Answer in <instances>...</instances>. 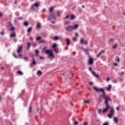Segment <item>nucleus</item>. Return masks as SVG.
<instances>
[{
  "label": "nucleus",
  "mask_w": 125,
  "mask_h": 125,
  "mask_svg": "<svg viewBox=\"0 0 125 125\" xmlns=\"http://www.w3.org/2000/svg\"><path fill=\"white\" fill-rule=\"evenodd\" d=\"M88 84H89V85H93V82H89L88 83Z\"/></svg>",
  "instance_id": "obj_43"
},
{
  "label": "nucleus",
  "mask_w": 125,
  "mask_h": 125,
  "mask_svg": "<svg viewBox=\"0 0 125 125\" xmlns=\"http://www.w3.org/2000/svg\"><path fill=\"white\" fill-rule=\"evenodd\" d=\"M79 12H82L83 11V10L82 9H81V8H79Z\"/></svg>",
  "instance_id": "obj_57"
},
{
  "label": "nucleus",
  "mask_w": 125,
  "mask_h": 125,
  "mask_svg": "<svg viewBox=\"0 0 125 125\" xmlns=\"http://www.w3.org/2000/svg\"><path fill=\"white\" fill-rule=\"evenodd\" d=\"M54 50L55 52V53H59V49L57 47H53Z\"/></svg>",
  "instance_id": "obj_20"
},
{
  "label": "nucleus",
  "mask_w": 125,
  "mask_h": 125,
  "mask_svg": "<svg viewBox=\"0 0 125 125\" xmlns=\"http://www.w3.org/2000/svg\"><path fill=\"white\" fill-rule=\"evenodd\" d=\"M80 43L81 44H85V45H87V43H88V42L86 41H84L83 38H82L80 40Z\"/></svg>",
  "instance_id": "obj_8"
},
{
  "label": "nucleus",
  "mask_w": 125,
  "mask_h": 125,
  "mask_svg": "<svg viewBox=\"0 0 125 125\" xmlns=\"http://www.w3.org/2000/svg\"><path fill=\"white\" fill-rule=\"evenodd\" d=\"M102 112V111L101 109H98V114H101Z\"/></svg>",
  "instance_id": "obj_44"
},
{
  "label": "nucleus",
  "mask_w": 125,
  "mask_h": 125,
  "mask_svg": "<svg viewBox=\"0 0 125 125\" xmlns=\"http://www.w3.org/2000/svg\"><path fill=\"white\" fill-rule=\"evenodd\" d=\"M103 125H109V122H105L104 123Z\"/></svg>",
  "instance_id": "obj_48"
},
{
  "label": "nucleus",
  "mask_w": 125,
  "mask_h": 125,
  "mask_svg": "<svg viewBox=\"0 0 125 125\" xmlns=\"http://www.w3.org/2000/svg\"><path fill=\"white\" fill-rule=\"evenodd\" d=\"M32 107L31 105H30L29 107V113H31V112H32Z\"/></svg>",
  "instance_id": "obj_45"
},
{
  "label": "nucleus",
  "mask_w": 125,
  "mask_h": 125,
  "mask_svg": "<svg viewBox=\"0 0 125 125\" xmlns=\"http://www.w3.org/2000/svg\"><path fill=\"white\" fill-rule=\"evenodd\" d=\"M53 39L54 41H58L59 40H60V38L59 36H56L53 37Z\"/></svg>",
  "instance_id": "obj_23"
},
{
  "label": "nucleus",
  "mask_w": 125,
  "mask_h": 125,
  "mask_svg": "<svg viewBox=\"0 0 125 125\" xmlns=\"http://www.w3.org/2000/svg\"><path fill=\"white\" fill-rule=\"evenodd\" d=\"M32 64L33 65H36V64H37V62H36V61L34 58H32Z\"/></svg>",
  "instance_id": "obj_30"
},
{
  "label": "nucleus",
  "mask_w": 125,
  "mask_h": 125,
  "mask_svg": "<svg viewBox=\"0 0 125 125\" xmlns=\"http://www.w3.org/2000/svg\"><path fill=\"white\" fill-rule=\"evenodd\" d=\"M70 20H74L76 19V16L75 15L73 14L71 15L70 14Z\"/></svg>",
  "instance_id": "obj_16"
},
{
  "label": "nucleus",
  "mask_w": 125,
  "mask_h": 125,
  "mask_svg": "<svg viewBox=\"0 0 125 125\" xmlns=\"http://www.w3.org/2000/svg\"><path fill=\"white\" fill-rule=\"evenodd\" d=\"M109 42H114V39L110 38L109 40Z\"/></svg>",
  "instance_id": "obj_46"
},
{
  "label": "nucleus",
  "mask_w": 125,
  "mask_h": 125,
  "mask_svg": "<svg viewBox=\"0 0 125 125\" xmlns=\"http://www.w3.org/2000/svg\"><path fill=\"white\" fill-rule=\"evenodd\" d=\"M70 23V21H66L64 22V24H69Z\"/></svg>",
  "instance_id": "obj_50"
},
{
  "label": "nucleus",
  "mask_w": 125,
  "mask_h": 125,
  "mask_svg": "<svg viewBox=\"0 0 125 125\" xmlns=\"http://www.w3.org/2000/svg\"><path fill=\"white\" fill-rule=\"evenodd\" d=\"M114 113H115V110L113 108H111L110 110V113L108 114H107V117L109 119H112V117H113Z\"/></svg>",
  "instance_id": "obj_3"
},
{
  "label": "nucleus",
  "mask_w": 125,
  "mask_h": 125,
  "mask_svg": "<svg viewBox=\"0 0 125 125\" xmlns=\"http://www.w3.org/2000/svg\"><path fill=\"white\" fill-rule=\"evenodd\" d=\"M84 103L88 104V103H89V101H84Z\"/></svg>",
  "instance_id": "obj_58"
},
{
  "label": "nucleus",
  "mask_w": 125,
  "mask_h": 125,
  "mask_svg": "<svg viewBox=\"0 0 125 125\" xmlns=\"http://www.w3.org/2000/svg\"><path fill=\"white\" fill-rule=\"evenodd\" d=\"M13 55L14 57H15V58H17V56H16L15 55V54H13Z\"/></svg>",
  "instance_id": "obj_59"
},
{
  "label": "nucleus",
  "mask_w": 125,
  "mask_h": 125,
  "mask_svg": "<svg viewBox=\"0 0 125 125\" xmlns=\"http://www.w3.org/2000/svg\"><path fill=\"white\" fill-rule=\"evenodd\" d=\"M99 101L100 102V103H101V102H102V100L101 99V97H99Z\"/></svg>",
  "instance_id": "obj_54"
},
{
  "label": "nucleus",
  "mask_w": 125,
  "mask_h": 125,
  "mask_svg": "<svg viewBox=\"0 0 125 125\" xmlns=\"http://www.w3.org/2000/svg\"><path fill=\"white\" fill-rule=\"evenodd\" d=\"M22 47H19L17 51V53L19 54V53H20L22 51Z\"/></svg>",
  "instance_id": "obj_19"
},
{
  "label": "nucleus",
  "mask_w": 125,
  "mask_h": 125,
  "mask_svg": "<svg viewBox=\"0 0 125 125\" xmlns=\"http://www.w3.org/2000/svg\"><path fill=\"white\" fill-rule=\"evenodd\" d=\"M5 34V32H4V30H2L1 32H0V35L3 36Z\"/></svg>",
  "instance_id": "obj_37"
},
{
  "label": "nucleus",
  "mask_w": 125,
  "mask_h": 125,
  "mask_svg": "<svg viewBox=\"0 0 125 125\" xmlns=\"http://www.w3.org/2000/svg\"><path fill=\"white\" fill-rule=\"evenodd\" d=\"M115 61L116 62H120V58H119V57H116V58H115Z\"/></svg>",
  "instance_id": "obj_34"
},
{
  "label": "nucleus",
  "mask_w": 125,
  "mask_h": 125,
  "mask_svg": "<svg viewBox=\"0 0 125 125\" xmlns=\"http://www.w3.org/2000/svg\"><path fill=\"white\" fill-rule=\"evenodd\" d=\"M111 47H118V43L113 45Z\"/></svg>",
  "instance_id": "obj_42"
},
{
  "label": "nucleus",
  "mask_w": 125,
  "mask_h": 125,
  "mask_svg": "<svg viewBox=\"0 0 125 125\" xmlns=\"http://www.w3.org/2000/svg\"><path fill=\"white\" fill-rule=\"evenodd\" d=\"M39 6H40V4L38 3V2H35V3L34 4H33L32 5V6L30 7V9L31 10H34V9H35V8L34 7H36L37 8H38L39 7Z\"/></svg>",
  "instance_id": "obj_5"
},
{
  "label": "nucleus",
  "mask_w": 125,
  "mask_h": 125,
  "mask_svg": "<svg viewBox=\"0 0 125 125\" xmlns=\"http://www.w3.org/2000/svg\"><path fill=\"white\" fill-rule=\"evenodd\" d=\"M113 121H114V122H115L116 123V124H118V118H117V117H114L113 119Z\"/></svg>",
  "instance_id": "obj_31"
},
{
  "label": "nucleus",
  "mask_w": 125,
  "mask_h": 125,
  "mask_svg": "<svg viewBox=\"0 0 125 125\" xmlns=\"http://www.w3.org/2000/svg\"><path fill=\"white\" fill-rule=\"evenodd\" d=\"M57 16L58 17H60V16H61V14H60V11H57Z\"/></svg>",
  "instance_id": "obj_33"
},
{
  "label": "nucleus",
  "mask_w": 125,
  "mask_h": 125,
  "mask_svg": "<svg viewBox=\"0 0 125 125\" xmlns=\"http://www.w3.org/2000/svg\"><path fill=\"white\" fill-rule=\"evenodd\" d=\"M45 11H46V9H45V8L42 9V12H45Z\"/></svg>",
  "instance_id": "obj_55"
},
{
  "label": "nucleus",
  "mask_w": 125,
  "mask_h": 125,
  "mask_svg": "<svg viewBox=\"0 0 125 125\" xmlns=\"http://www.w3.org/2000/svg\"><path fill=\"white\" fill-rule=\"evenodd\" d=\"M88 63L89 65H92L93 63H94V60H93V58H91L90 56H89Z\"/></svg>",
  "instance_id": "obj_6"
},
{
  "label": "nucleus",
  "mask_w": 125,
  "mask_h": 125,
  "mask_svg": "<svg viewBox=\"0 0 125 125\" xmlns=\"http://www.w3.org/2000/svg\"><path fill=\"white\" fill-rule=\"evenodd\" d=\"M116 110H117V111H119L120 110V106H117L116 107Z\"/></svg>",
  "instance_id": "obj_61"
},
{
  "label": "nucleus",
  "mask_w": 125,
  "mask_h": 125,
  "mask_svg": "<svg viewBox=\"0 0 125 125\" xmlns=\"http://www.w3.org/2000/svg\"><path fill=\"white\" fill-rule=\"evenodd\" d=\"M46 48H43V51L45 52V54L48 55V58H49V59H51V58H55L54 53H53L52 50L45 49Z\"/></svg>",
  "instance_id": "obj_2"
},
{
  "label": "nucleus",
  "mask_w": 125,
  "mask_h": 125,
  "mask_svg": "<svg viewBox=\"0 0 125 125\" xmlns=\"http://www.w3.org/2000/svg\"><path fill=\"white\" fill-rule=\"evenodd\" d=\"M10 30L11 31V32H13V31H15V27L13 26V25L11 26Z\"/></svg>",
  "instance_id": "obj_28"
},
{
  "label": "nucleus",
  "mask_w": 125,
  "mask_h": 125,
  "mask_svg": "<svg viewBox=\"0 0 125 125\" xmlns=\"http://www.w3.org/2000/svg\"><path fill=\"white\" fill-rule=\"evenodd\" d=\"M40 52H39V50H36V54H35V56L37 57L38 55L39 54Z\"/></svg>",
  "instance_id": "obj_38"
},
{
  "label": "nucleus",
  "mask_w": 125,
  "mask_h": 125,
  "mask_svg": "<svg viewBox=\"0 0 125 125\" xmlns=\"http://www.w3.org/2000/svg\"><path fill=\"white\" fill-rule=\"evenodd\" d=\"M65 31L67 32H71V31H73V26L72 25H68L65 28Z\"/></svg>",
  "instance_id": "obj_7"
},
{
  "label": "nucleus",
  "mask_w": 125,
  "mask_h": 125,
  "mask_svg": "<svg viewBox=\"0 0 125 125\" xmlns=\"http://www.w3.org/2000/svg\"><path fill=\"white\" fill-rule=\"evenodd\" d=\"M88 50V49H86V50H85L84 51H85V53H86V54H88V55H89V53L86 52V51H87Z\"/></svg>",
  "instance_id": "obj_51"
},
{
  "label": "nucleus",
  "mask_w": 125,
  "mask_h": 125,
  "mask_svg": "<svg viewBox=\"0 0 125 125\" xmlns=\"http://www.w3.org/2000/svg\"><path fill=\"white\" fill-rule=\"evenodd\" d=\"M54 9V7H51L49 9V13H53V10Z\"/></svg>",
  "instance_id": "obj_21"
},
{
  "label": "nucleus",
  "mask_w": 125,
  "mask_h": 125,
  "mask_svg": "<svg viewBox=\"0 0 125 125\" xmlns=\"http://www.w3.org/2000/svg\"><path fill=\"white\" fill-rule=\"evenodd\" d=\"M107 105H108V106H109V101H110V102H112V99H111L110 98H107Z\"/></svg>",
  "instance_id": "obj_36"
},
{
  "label": "nucleus",
  "mask_w": 125,
  "mask_h": 125,
  "mask_svg": "<svg viewBox=\"0 0 125 125\" xmlns=\"http://www.w3.org/2000/svg\"><path fill=\"white\" fill-rule=\"evenodd\" d=\"M73 41L74 42H77V38L76 37H73L72 39Z\"/></svg>",
  "instance_id": "obj_49"
},
{
  "label": "nucleus",
  "mask_w": 125,
  "mask_h": 125,
  "mask_svg": "<svg viewBox=\"0 0 125 125\" xmlns=\"http://www.w3.org/2000/svg\"><path fill=\"white\" fill-rule=\"evenodd\" d=\"M32 46L33 47H36V46H37V44L36 43L32 42Z\"/></svg>",
  "instance_id": "obj_39"
},
{
  "label": "nucleus",
  "mask_w": 125,
  "mask_h": 125,
  "mask_svg": "<svg viewBox=\"0 0 125 125\" xmlns=\"http://www.w3.org/2000/svg\"><path fill=\"white\" fill-rule=\"evenodd\" d=\"M17 73L19 75H20L21 76H22L23 75V72L20 70L18 71Z\"/></svg>",
  "instance_id": "obj_32"
},
{
  "label": "nucleus",
  "mask_w": 125,
  "mask_h": 125,
  "mask_svg": "<svg viewBox=\"0 0 125 125\" xmlns=\"http://www.w3.org/2000/svg\"><path fill=\"white\" fill-rule=\"evenodd\" d=\"M79 28V24H75L72 26V29L74 30H77Z\"/></svg>",
  "instance_id": "obj_12"
},
{
  "label": "nucleus",
  "mask_w": 125,
  "mask_h": 125,
  "mask_svg": "<svg viewBox=\"0 0 125 125\" xmlns=\"http://www.w3.org/2000/svg\"><path fill=\"white\" fill-rule=\"evenodd\" d=\"M24 59L25 60V61H28V58L25 57L24 58Z\"/></svg>",
  "instance_id": "obj_60"
},
{
  "label": "nucleus",
  "mask_w": 125,
  "mask_h": 125,
  "mask_svg": "<svg viewBox=\"0 0 125 125\" xmlns=\"http://www.w3.org/2000/svg\"><path fill=\"white\" fill-rule=\"evenodd\" d=\"M36 40L37 42H40V41H42V37L41 36L37 37Z\"/></svg>",
  "instance_id": "obj_24"
},
{
  "label": "nucleus",
  "mask_w": 125,
  "mask_h": 125,
  "mask_svg": "<svg viewBox=\"0 0 125 125\" xmlns=\"http://www.w3.org/2000/svg\"><path fill=\"white\" fill-rule=\"evenodd\" d=\"M92 75H93V76L94 77H96V78H97V79H100V77L99 76V75L96 73H95V72H92Z\"/></svg>",
  "instance_id": "obj_13"
},
{
  "label": "nucleus",
  "mask_w": 125,
  "mask_h": 125,
  "mask_svg": "<svg viewBox=\"0 0 125 125\" xmlns=\"http://www.w3.org/2000/svg\"><path fill=\"white\" fill-rule=\"evenodd\" d=\"M42 27V24L39 22H38L36 25L37 29H40Z\"/></svg>",
  "instance_id": "obj_15"
},
{
  "label": "nucleus",
  "mask_w": 125,
  "mask_h": 125,
  "mask_svg": "<svg viewBox=\"0 0 125 125\" xmlns=\"http://www.w3.org/2000/svg\"><path fill=\"white\" fill-rule=\"evenodd\" d=\"M88 69H89V71H91V74H92V72H94V71H92V69L91 67H89V68H88Z\"/></svg>",
  "instance_id": "obj_40"
},
{
  "label": "nucleus",
  "mask_w": 125,
  "mask_h": 125,
  "mask_svg": "<svg viewBox=\"0 0 125 125\" xmlns=\"http://www.w3.org/2000/svg\"><path fill=\"white\" fill-rule=\"evenodd\" d=\"M31 45H32V43L30 42H28L27 43V47H31Z\"/></svg>",
  "instance_id": "obj_27"
},
{
  "label": "nucleus",
  "mask_w": 125,
  "mask_h": 125,
  "mask_svg": "<svg viewBox=\"0 0 125 125\" xmlns=\"http://www.w3.org/2000/svg\"><path fill=\"white\" fill-rule=\"evenodd\" d=\"M10 37V38H15V37H16V33H15V32L11 33Z\"/></svg>",
  "instance_id": "obj_14"
},
{
  "label": "nucleus",
  "mask_w": 125,
  "mask_h": 125,
  "mask_svg": "<svg viewBox=\"0 0 125 125\" xmlns=\"http://www.w3.org/2000/svg\"><path fill=\"white\" fill-rule=\"evenodd\" d=\"M113 82L114 83H118V80L114 79L113 80Z\"/></svg>",
  "instance_id": "obj_47"
},
{
  "label": "nucleus",
  "mask_w": 125,
  "mask_h": 125,
  "mask_svg": "<svg viewBox=\"0 0 125 125\" xmlns=\"http://www.w3.org/2000/svg\"><path fill=\"white\" fill-rule=\"evenodd\" d=\"M70 17H71V14L67 15L65 17V19H69V18H70Z\"/></svg>",
  "instance_id": "obj_35"
},
{
  "label": "nucleus",
  "mask_w": 125,
  "mask_h": 125,
  "mask_svg": "<svg viewBox=\"0 0 125 125\" xmlns=\"http://www.w3.org/2000/svg\"><path fill=\"white\" fill-rule=\"evenodd\" d=\"M57 46H58V45H57V43H54L52 46L51 47H57Z\"/></svg>",
  "instance_id": "obj_29"
},
{
  "label": "nucleus",
  "mask_w": 125,
  "mask_h": 125,
  "mask_svg": "<svg viewBox=\"0 0 125 125\" xmlns=\"http://www.w3.org/2000/svg\"><path fill=\"white\" fill-rule=\"evenodd\" d=\"M110 81V78L108 77L106 78V82H109Z\"/></svg>",
  "instance_id": "obj_62"
},
{
  "label": "nucleus",
  "mask_w": 125,
  "mask_h": 125,
  "mask_svg": "<svg viewBox=\"0 0 125 125\" xmlns=\"http://www.w3.org/2000/svg\"><path fill=\"white\" fill-rule=\"evenodd\" d=\"M111 88H112V85L109 84L108 85V87L106 89H107V91H110V90H111Z\"/></svg>",
  "instance_id": "obj_25"
},
{
  "label": "nucleus",
  "mask_w": 125,
  "mask_h": 125,
  "mask_svg": "<svg viewBox=\"0 0 125 125\" xmlns=\"http://www.w3.org/2000/svg\"><path fill=\"white\" fill-rule=\"evenodd\" d=\"M23 25L24 26H25V27H28V26H29V21H25L24 22H23Z\"/></svg>",
  "instance_id": "obj_18"
},
{
  "label": "nucleus",
  "mask_w": 125,
  "mask_h": 125,
  "mask_svg": "<svg viewBox=\"0 0 125 125\" xmlns=\"http://www.w3.org/2000/svg\"><path fill=\"white\" fill-rule=\"evenodd\" d=\"M7 24H8L6 26L7 28H10V27H12V26H13L11 21L8 22Z\"/></svg>",
  "instance_id": "obj_17"
},
{
  "label": "nucleus",
  "mask_w": 125,
  "mask_h": 125,
  "mask_svg": "<svg viewBox=\"0 0 125 125\" xmlns=\"http://www.w3.org/2000/svg\"><path fill=\"white\" fill-rule=\"evenodd\" d=\"M18 19V20H22V19H23V18H22V17H19Z\"/></svg>",
  "instance_id": "obj_56"
},
{
  "label": "nucleus",
  "mask_w": 125,
  "mask_h": 125,
  "mask_svg": "<svg viewBox=\"0 0 125 125\" xmlns=\"http://www.w3.org/2000/svg\"><path fill=\"white\" fill-rule=\"evenodd\" d=\"M74 125H79V122H78L77 121H76L75 122H74Z\"/></svg>",
  "instance_id": "obj_52"
},
{
  "label": "nucleus",
  "mask_w": 125,
  "mask_h": 125,
  "mask_svg": "<svg viewBox=\"0 0 125 125\" xmlns=\"http://www.w3.org/2000/svg\"><path fill=\"white\" fill-rule=\"evenodd\" d=\"M114 113H115V110L113 108H111L110 110V113L108 114H107V117L109 119H112V117H113Z\"/></svg>",
  "instance_id": "obj_4"
},
{
  "label": "nucleus",
  "mask_w": 125,
  "mask_h": 125,
  "mask_svg": "<svg viewBox=\"0 0 125 125\" xmlns=\"http://www.w3.org/2000/svg\"><path fill=\"white\" fill-rule=\"evenodd\" d=\"M49 16H51L53 19H56V16L55 15V13H50V15H49Z\"/></svg>",
  "instance_id": "obj_9"
},
{
  "label": "nucleus",
  "mask_w": 125,
  "mask_h": 125,
  "mask_svg": "<svg viewBox=\"0 0 125 125\" xmlns=\"http://www.w3.org/2000/svg\"><path fill=\"white\" fill-rule=\"evenodd\" d=\"M103 53H105V51L104 50L101 51L98 55H97L96 57L98 58L100 57V56L102 55Z\"/></svg>",
  "instance_id": "obj_10"
},
{
  "label": "nucleus",
  "mask_w": 125,
  "mask_h": 125,
  "mask_svg": "<svg viewBox=\"0 0 125 125\" xmlns=\"http://www.w3.org/2000/svg\"><path fill=\"white\" fill-rule=\"evenodd\" d=\"M32 31H33V27H30L27 28V33H31V32Z\"/></svg>",
  "instance_id": "obj_22"
},
{
  "label": "nucleus",
  "mask_w": 125,
  "mask_h": 125,
  "mask_svg": "<svg viewBox=\"0 0 125 125\" xmlns=\"http://www.w3.org/2000/svg\"><path fill=\"white\" fill-rule=\"evenodd\" d=\"M44 42H45V41H44V40H40L39 42V43H42Z\"/></svg>",
  "instance_id": "obj_41"
},
{
  "label": "nucleus",
  "mask_w": 125,
  "mask_h": 125,
  "mask_svg": "<svg viewBox=\"0 0 125 125\" xmlns=\"http://www.w3.org/2000/svg\"><path fill=\"white\" fill-rule=\"evenodd\" d=\"M37 76H42V72L41 70L37 71Z\"/></svg>",
  "instance_id": "obj_26"
},
{
  "label": "nucleus",
  "mask_w": 125,
  "mask_h": 125,
  "mask_svg": "<svg viewBox=\"0 0 125 125\" xmlns=\"http://www.w3.org/2000/svg\"><path fill=\"white\" fill-rule=\"evenodd\" d=\"M65 42H66L67 45L68 46L70 45V44L71 43V40H70L69 38H66L65 39Z\"/></svg>",
  "instance_id": "obj_11"
},
{
  "label": "nucleus",
  "mask_w": 125,
  "mask_h": 125,
  "mask_svg": "<svg viewBox=\"0 0 125 125\" xmlns=\"http://www.w3.org/2000/svg\"><path fill=\"white\" fill-rule=\"evenodd\" d=\"M93 89L97 91V92H103V94L100 95V97L101 98H104L105 100L104 104L105 105V108L103 110V113H106L109 111V109H110V105H108V101L107 100V98L106 97V93L103 88H98L95 86L93 87Z\"/></svg>",
  "instance_id": "obj_1"
},
{
  "label": "nucleus",
  "mask_w": 125,
  "mask_h": 125,
  "mask_svg": "<svg viewBox=\"0 0 125 125\" xmlns=\"http://www.w3.org/2000/svg\"><path fill=\"white\" fill-rule=\"evenodd\" d=\"M88 125V124L87 123V122H85L83 124V125Z\"/></svg>",
  "instance_id": "obj_64"
},
{
  "label": "nucleus",
  "mask_w": 125,
  "mask_h": 125,
  "mask_svg": "<svg viewBox=\"0 0 125 125\" xmlns=\"http://www.w3.org/2000/svg\"><path fill=\"white\" fill-rule=\"evenodd\" d=\"M13 41H14V42H17V39H13Z\"/></svg>",
  "instance_id": "obj_63"
},
{
  "label": "nucleus",
  "mask_w": 125,
  "mask_h": 125,
  "mask_svg": "<svg viewBox=\"0 0 125 125\" xmlns=\"http://www.w3.org/2000/svg\"><path fill=\"white\" fill-rule=\"evenodd\" d=\"M2 16H3V14H2V13L0 12V18H1Z\"/></svg>",
  "instance_id": "obj_53"
}]
</instances>
